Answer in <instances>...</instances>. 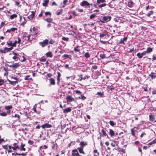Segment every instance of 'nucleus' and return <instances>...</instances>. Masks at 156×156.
Here are the masks:
<instances>
[{"instance_id": "obj_47", "label": "nucleus", "mask_w": 156, "mask_h": 156, "mask_svg": "<svg viewBox=\"0 0 156 156\" xmlns=\"http://www.w3.org/2000/svg\"><path fill=\"white\" fill-rule=\"evenodd\" d=\"M3 148H4L5 149H6V150H7L8 149V145H4L2 146Z\"/></svg>"}, {"instance_id": "obj_11", "label": "nucleus", "mask_w": 156, "mask_h": 156, "mask_svg": "<svg viewBox=\"0 0 156 156\" xmlns=\"http://www.w3.org/2000/svg\"><path fill=\"white\" fill-rule=\"evenodd\" d=\"M71 109L70 108H68L64 110L63 112L64 113H67L71 111Z\"/></svg>"}, {"instance_id": "obj_27", "label": "nucleus", "mask_w": 156, "mask_h": 156, "mask_svg": "<svg viewBox=\"0 0 156 156\" xmlns=\"http://www.w3.org/2000/svg\"><path fill=\"white\" fill-rule=\"evenodd\" d=\"M150 120L153 121L154 119V116L150 115L149 116Z\"/></svg>"}, {"instance_id": "obj_30", "label": "nucleus", "mask_w": 156, "mask_h": 156, "mask_svg": "<svg viewBox=\"0 0 156 156\" xmlns=\"http://www.w3.org/2000/svg\"><path fill=\"white\" fill-rule=\"evenodd\" d=\"M105 2V0H97V4H100L102 3Z\"/></svg>"}, {"instance_id": "obj_48", "label": "nucleus", "mask_w": 156, "mask_h": 156, "mask_svg": "<svg viewBox=\"0 0 156 156\" xmlns=\"http://www.w3.org/2000/svg\"><path fill=\"white\" fill-rule=\"evenodd\" d=\"M45 14L46 16H47L48 15H49L50 16H51V12H45Z\"/></svg>"}, {"instance_id": "obj_10", "label": "nucleus", "mask_w": 156, "mask_h": 156, "mask_svg": "<svg viewBox=\"0 0 156 156\" xmlns=\"http://www.w3.org/2000/svg\"><path fill=\"white\" fill-rule=\"evenodd\" d=\"M14 79H15L16 80V81H12L9 80V83L13 85H15L16 84V83H17V78L16 77H15Z\"/></svg>"}, {"instance_id": "obj_9", "label": "nucleus", "mask_w": 156, "mask_h": 156, "mask_svg": "<svg viewBox=\"0 0 156 156\" xmlns=\"http://www.w3.org/2000/svg\"><path fill=\"white\" fill-rule=\"evenodd\" d=\"M128 6L129 8H131L133 7L134 3L131 0L129 1L128 3Z\"/></svg>"}, {"instance_id": "obj_26", "label": "nucleus", "mask_w": 156, "mask_h": 156, "mask_svg": "<svg viewBox=\"0 0 156 156\" xmlns=\"http://www.w3.org/2000/svg\"><path fill=\"white\" fill-rule=\"evenodd\" d=\"M17 16V15L16 14H13L12 15L10 16V18L11 19H13L15 18H16Z\"/></svg>"}, {"instance_id": "obj_18", "label": "nucleus", "mask_w": 156, "mask_h": 156, "mask_svg": "<svg viewBox=\"0 0 156 156\" xmlns=\"http://www.w3.org/2000/svg\"><path fill=\"white\" fill-rule=\"evenodd\" d=\"M152 48L150 47H148L145 51L147 53H150L152 51Z\"/></svg>"}, {"instance_id": "obj_54", "label": "nucleus", "mask_w": 156, "mask_h": 156, "mask_svg": "<svg viewBox=\"0 0 156 156\" xmlns=\"http://www.w3.org/2000/svg\"><path fill=\"white\" fill-rule=\"evenodd\" d=\"M30 36H31V35H28L27 37V39H25L26 40H27V41L30 40Z\"/></svg>"}, {"instance_id": "obj_16", "label": "nucleus", "mask_w": 156, "mask_h": 156, "mask_svg": "<svg viewBox=\"0 0 156 156\" xmlns=\"http://www.w3.org/2000/svg\"><path fill=\"white\" fill-rule=\"evenodd\" d=\"M80 144L81 146L80 147H82L83 148V147L87 145V144L86 143L81 141L80 142Z\"/></svg>"}, {"instance_id": "obj_35", "label": "nucleus", "mask_w": 156, "mask_h": 156, "mask_svg": "<svg viewBox=\"0 0 156 156\" xmlns=\"http://www.w3.org/2000/svg\"><path fill=\"white\" fill-rule=\"evenodd\" d=\"M153 13V11H151L147 13V16L148 17H149L151 15H152Z\"/></svg>"}, {"instance_id": "obj_15", "label": "nucleus", "mask_w": 156, "mask_h": 156, "mask_svg": "<svg viewBox=\"0 0 156 156\" xmlns=\"http://www.w3.org/2000/svg\"><path fill=\"white\" fill-rule=\"evenodd\" d=\"M34 15H35L34 12L33 11H32L31 12V14L30 15H29L28 16V17L29 19L31 20L33 18V17H34Z\"/></svg>"}, {"instance_id": "obj_23", "label": "nucleus", "mask_w": 156, "mask_h": 156, "mask_svg": "<svg viewBox=\"0 0 156 156\" xmlns=\"http://www.w3.org/2000/svg\"><path fill=\"white\" fill-rule=\"evenodd\" d=\"M71 57V55H69L67 54H64L62 56V58H64L65 59L67 58H70Z\"/></svg>"}, {"instance_id": "obj_25", "label": "nucleus", "mask_w": 156, "mask_h": 156, "mask_svg": "<svg viewBox=\"0 0 156 156\" xmlns=\"http://www.w3.org/2000/svg\"><path fill=\"white\" fill-rule=\"evenodd\" d=\"M7 44L9 46L13 47L12 45L13 43L12 42V41H7Z\"/></svg>"}, {"instance_id": "obj_51", "label": "nucleus", "mask_w": 156, "mask_h": 156, "mask_svg": "<svg viewBox=\"0 0 156 156\" xmlns=\"http://www.w3.org/2000/svg\"><path fill=\"white\" fill-rule=\"evenodd\" d=\"M49 42L50 44H53L55 43V42L53 40L51 39L50 41Z\"/></svg>"}, {"instance_id": "obj_37", "label": "nucleus", "mask_w": 156, "mask_h": 156, "mask_svg": "<svg viewBox=\"0 0 156 156\" xmlns=\"http://www.w3.org/2000/svg\"><path fill=\"white\" fill-rule=\"evenodd\" d=\"M12 149L14 150H16L17 149H20L19 147L18 146V145H17L15 147H12Z\"/></svg>"}, {"instance_id": "obj_57", "label": "nucleus", "mask_w": 156, "mask_h": 156, "mask_svg": "<svg viewBox=\"0 0 156 156\" xmlns=\"http://www.w3.org/2000/svg\"><path fill=\"white\" fill-rule=\"evenodd\" d=\"M14 117L17 118L18 119L20 118V116L18 114H15Z\"/></svg>"}, {"instance_id": "obj_59", "label": "nucleus", "mask_w": 156, "mask_h": 156, "mask_svg": "<svg viewBox=\"0 0 156 156\" xmlns=\"http://www.w3.org/2000/svg\"><path fill=\"white\" fill-rule=\"evenodd\" d=\"M14 2H15L16 3L15 4V5H16L17 6L18 5H19V4H20V3L19 2H17V1H14Z\"/></svg>"}, {"instance_id": "obj_19", "label": "nucleus", "mask_w": 156, "mask_h": 156, "mask_svg": "<svg viewBox=\"0 0 156 156\" xmlns=\"http://www.w3.org/2000/svg\"><path fill=\"white\" fill-rule=\"evenodd\" d=\"M49 2V0H44L42 5L44 6H47L48 2Z\"/></svg>"}, {"instance_id": "obj_39", "label": "nucleus", "mask_w": 156, "mask_h": 156, "mask_svg": "<svg viewBox=\"0 0 156 156\" xmlns=\"http://www.w3.org/2000/svg\"><path fill=\"white\" fill-rule=\"evenodd\" d=\"M156 142V140H153L152 141V142L149 143L148 144L149 145H152L153 144L155 143Z\"/></svg>"}, {"instance_id": "obj_42", "label": "nucleus", "mask_w": 156, "mask_h": 156, "mask_svg": "<svg viewBox=\"0 0 156 156\" xmlns=\"http://www.w3.org/2000/svg\"><path fill=\"white\" fill-rule=\"evenodd\" d=\"M78 46H77L76 47H75L74 48V50L75 51H80V50L78 49Z\"/></svg>"}, {"instance_id": "obj_53", "label": "nucleus", "mask_w": 156, "mask_h": 156, "mask_svg": "<svg viewBox=\"0 0 156 156\" xmlns=\"http://www.w3.org/2000/svg\"><path fill=\"white\" fill-rule=\"evenodd\" d=\"M75 92L77 94H80L82 93L81 92H80V90H75Z\"/></svg>"}, {"instance_id": "obj_52", "label": "nucleus", "mask_w": 156, "mask_h": 156, "mask_svg": "<svg viewBox=\"0 0 156 156\" xmlns=\"http://www.w3.org/2000/svg\"><path fill=\"white\" fill-rule=\"evenodd\" d=\"M17 43V41H15L14 43H13L12 45L13 47H16V44Z\"/></svg>"}, {"instance_id": "obj_56", "label": "nucleus", "mask_w": 156, "mask_h": 156, "mask_svg": "<svg viewBox=\"0 0 156 156\" xmlns=\"http://www.w3.org/2000/svg\"><path fill=\"white\" fill-rule=\"evenodd\" d=\"M97 67L98 66H93L92 67V68L94 69H97Z\"/></svg>"}, {"instance_id": "obj_13", "label": "nucleus", "mask_w": 156, "mask_h": 156, "mask_svg": "<svg viewBox=\"0 0 156 156\" xmlns=\"http://www.w3.org/2000/svg\"><path fill=\"white\" fill-rule=\"evenodd\" d=\"M46 57H48L52 58L53 56L52 53L51 51H49L45 54Z\"/></svg>"}, {"instance_id": "obj_12", "label": "nucleus", "mask_w": 156, "mask_h": 156, "mask_svg": "<svg viewBox=\"0 0 156 156\" xmlns=\"http://www.w3.org/2000/svg\"><path fill=\"white\" fill-rule=\"evenodd\" d=\"M83 148L82 147H80L77 148V149L79 150V152L80 153L83 154H85L84 152L83 151Z\"/></svg>"}, {"instance_id": "obj_4", "label": "nucleus", "mask_w": 156, "mask_h": 156, "mask_svg": "<svg viewBox=\"0 0 156 156\" xmlns=\"http://www.w3.org/2000/svg\"><path fill=\"white\" fill-rule=\"evenodd\" d=\"M72 156H80L77 150L76 149L73 150L72 151Z\"/></svg>"}, {"instance_id": "obj_31", "label": "nucleus", "mask_w": 156, "mask_h": 156, "mask_svg": "<svg viewBox=\"0 0 156 156\" xmlns=\"http://www.w3.org/2000/svg\"><path fill=\"white\" fill-rule=\"evenodd\" d=\"M0 115L2 116H5L7 115V113L2 112L0 114Z\"/></svg>"}, {"instance_id": "obj_38", "label": "nucleus", "mask_w": 156, "mask_h": 156, "mask_svg": "<svg viewBox=\"0 0 156 156\" xmlns=\"http://www.w3.org/2000/svg\"><path fill=\"white\" fill-rule=\"evenodd\" d=\"M135 130H134V129H131V132L132 133V134L133 136H135V134L134 133Z\"/></svg>"}, {"instance_id": "obj_33", "label": "nucleus", "mask_w": 156, "mask_h": 156, "mask_svg": "<svg viewBox=\"0 0 156 156\" xmlns=\"http://www.w3.org/2000/svg\"><path fill=\"white\" fill-rule=\"evenodd\" d=\"M107 5V4L106 3H103L101 4L100 5H98L99 8H102L103 7H105Z\"/></svg>"}, {"instance_id": "obj_64", "label": "nucleus", "mask_w": 156, "mask_h": 156, "mask_svg": "<svg viewBox=\"0 0 156 156\" xmlns=\"http://www.w3.org/2000/svg\"><path fill=\"white\" fill-rule=\"evenodd\" d=\"M146 133H142L141 135L140 136L141 137H142L144 135H145Z\"/></svg>"}, {"instance_id": "obj_36", "label": "nucleus", "mask_w": 156, "mask_h": 156, "mask_svg": "<svg viewBox=\"0 0 156 156\" xmlns=\"http://www.w3.org/2000/svg\"><path fill=\"white\" fill-rule=\"evenodd\" d=\"M97 94L99 95L101 97H103L104 96L103 93L100 92H98L97 93Z\"/></svg>"}, {"instance_id": "obj_6", "label": "nucleus", "mask_w": 156, "mask_h": 156, "mask_svg": "<svg viewBox=\"0 0 156 156\" xmlns=\"http://www.w3.org/2000/svg\"><path fill=\"white\" fill-rule=\"evenodd\" d=\"M52 126L49 124H48L47 123H45L44 124L42 125L41 127L43 129H44L45 128H49L51 127Z\"/></svg>"}, {"instance_id": "obj_5", "label": "nucleus", "mask_w": 156, "mask_h": 156, "mask_svg": "<svg viewBox=\"0 0 156 156\" xmlns=\"http://www.w3.org/2000/svg\"><path fill=\"white\" fill-rule=\"evenodd\" d=\"M66 100L67 102H71L75 101V99L70 95L67 96L66 98Z\"/></svg>"}, {"instance_id": "obj_32", "label": "nucleus", "mask_w": 156, "mask_h": 156, "mask_svg": "<svg viewBox=\"0 0 156 156\" xmlns=\"http://www.w3.org/2000/svg\"><path fill=\"white\" fill-rule=\"evenodd\" d=\"M12 106H7L5 107V108L6 110H10V109L12 108Z\"/></svg>"}, {"instance_id": "obj_29", "label": "nucleus", "mask_w": 156, "mask_h": 156, "mask_svg": "<svg viewBox=\"0 0 156 156\" xmlns=\"http://www.w3.org/2000/svg\"><path fill=\"white\" fill-rule=\"evenodd\" d=\"M84 56L86 58H88L90 57V54L88 52L85 53Z\"/></svg>"}, {"instance_id": "obj_21", "label": "nucleus", "mask_w": 156, "mask_h": 156, "mask_svg": "<svg viewBox=\"0 0 156 156\" xmlns=\"http://www.w3.org/2000/svg\"><path fill=\"white\" fill-rule=\"evenodd\" d=\"M49 80L50 81V83L51 84L54 85L55 84V80L53 78H51L49 79Z\"/></svg>"}, {"instance_id": "obj_40", "label": "nucleus", "mask_w": 156, "mask_h": 156, "mask_svg": "<svg viewBox=\"0 0 156 156\" xmlns=\"http://www.w3.org/2000/svg\"><path fill=\"white\" fill-rule=\"evenodd\" d=\"M109 124L111 126H114L115 125L114 122L112 121H110Z\"/></svg>"}, {"instance_id": "obj_62", "label": "nucleus", "mask_w": 156, "mask_h": 156, "mask_svg": "<svg viewBox=\"0 0 156 156\" xmlns=\"http://www.w3.org/2000/svg\"><path fill=\"white\" fill-rule=\"evenodd\" d=\"M152 94H156V90H153Z\"/></svg>"}, {"instance_id": "obj_2", "label": "nucleus", "mask_w": 156, "mask_h": 156, "mask_svg": "<svg viewBox=\"0 0 156 156\" xmlns=\"http://www.w3.org/2000/svg\"><path fill=\"white\" fill-rule=\"evenodd\" d=\"M111 16H104L103 17L102 20L101 21L102 23H106L109 21L111 19Z\"/></svg>"}, {"instance_id": "obj_22", "label": "nucleus", "mask_w": 156, "mask_h": 156, "mask_svg": "<svg viewBox=\"0 0 156 156\" xmlns=\"http://www.w3.org/2000/svg\"><path fill=\"white\" fill-rule=\"evenodd\" d=\"M101 132L102 134H101V133H100V136H106V133L103 129H102L101 130Z\"/></svg>"}, {"instance_id": "obj_49", "label": "nucleus", "mask_w": 156, "mask_h": 156, "mask_svg": "<svg viewBox=\"0 0 156 156\" xmlns=\"http://www.w3.org/2000/svg\"><path fill=\"white\" fill-rule=\"evenodd\" d=\"M62 40L64 41H68L69 40V38L67 37H63L62 38Z\"/></svg>"}, {"instance_id": "obj_61", "label": "nucleus", "mask_w": 156, "mask_h": 156, "mask_svg": "<svg viewBox=\"0 0 156 156\" xmlns=\"http://www.w3.org/2000/svg\"><path fill=\"white\" fill-rule=\"evenodd\" d=\"M62 13V11H60V12H57V13H56V14L57 15H59L61 14Z\"/></svg>"}, {"instance_id": "obj_44", "label": "nucleus", "mask_w": 156, "mask_h": 156, "mask_svg": "<svg viewBox=\"0 0 156 156\" xmlns=\"http://www.w3.org/2000/svg\"><path fill=\"white\" fill-rule=\"evenodd\" d=\"M34 142L33 141H31L30 140H28V144H29L30 145H32L33 144Z\"/></svg>"}, {"instance_id": "obj_1", "label": "nucleus", "mask_w": 156, "mask_h": 156, "mask_svg": "<svg viewBox=\"0 0 156 156\" xmlns=\"http://www.w3.org/2000/svg\"><path fill=\"white\" fill-rule=\"evenodd\" d=\"M10 55H11L12 56V58L15 61H17L18 59V56L19 55V54L16 52H12V53L9 54Z\"/></svg>"}, {"instance_id": "obj_58", "label": "nucleus", "mask_w": 156, "mask_h": 156, "mask_svg": "<svg viewBox=\"0 0 156 156\" xmlns=\"http://www.w3.org/2000/svg\"><path fill=\"white\" fill-rule=\"evenodd\" d=\"M4 49H5V50L6 51V52L9 51L8 48L5 47L4 48Z\"/></svg>"}, {"instance_id": "obj_41", "label": "nucleus", "mask_w": 156, "mask_h": 156, "mask_svg": "<svg viewBox=\"0 0 156 156\" xmlns=\"http://www.w3.org/2000/svg\"><path fill=\"white\" fill-rule=\"evenodd\" d=\"M100 57L101 58H106L105 56V55L104 54H100Z\"/></svg>"}, {"instance_id": "obj_55", "label": "nucleus", "mask_w": 156, "mask_h": 156, "mask_svg": "<svg viewBox=\"0 0 156 156\" xmlns=\"http://www.w3.org/2000/svg\"><path fill=\"white\" fill-rule=\"evenodd\" d=\"M147 54V53L146 51H144L141 53L142 55L143 56L144 55H145Z\"/></svg>"}, {"instance_id": "obj_43", "label": "nucleus", "mask_w": 156, "mask_h": 156, "mask_svg": "<svg viewBox=\"0 0 156 156\" xmlns=\"http://www.w3.org/2000/svg\"><path fill=\"white\" fill-rule=\"evenodd\" d=\"M17 29L16 28H12L10 29V32L11 31H14L15 30H17Z\"/></svg>"}, {"instance_id": "obj_60", "label": "nucleus", "mask_w": 156, "mask_h": 156, "mask_svg": "<svg viewBox=\"0 0 156 156\" xmlns=\"http://www.w3.org/2000/svg\"><path fill=\"white\" fill-rule=\"evenodd\" d=\"M67 2H68L67 0H64L63 2V3L64 5H66V3H67Z\"/></svg>"}, {"instance_id": "obj_45", "label": "nucleus", "mask_w": 156, "mask_h": 156, "mask_svg": "<svg viewBox=\"0 0 156 156\" xmlns=\"http://www.w3.org/2000/svg\"><path fill=\"white\" fill-rule=\"evenodd\" d=\"M81 98L79 97V98L83 100H84L86 98V97L83 95H81Z\"/></svg>"}, {"instance_id": "obj_46", "label": "nucleus", "mask_w": 156, "mask_h": 156, "mask_svg": "<svg viewBox=\"0 0 156 156\" xmlns=\"http://www.w3.org/2000/svg\"><path fill=\"white\" fill-rule=\"evenodd\" d=\"M96 16V15L94 14H93L90 15V19H92Z\"/></svg>"}, {"instance_id": "obj_24", "label": "nucleus", "mask_w": 156, "mask_h": 156, "mask_svg": "<svg viewBox=\"0 0 156 156\" xmlns=\"http://www.w3.org/2000/svg\"><path fill=\"white\" fill-rule=\"evenodd\" d=\"M109 134L111 136H113L115 134L114 132L111 129H109Z\"/></svg>"}, {"instance_id": "obj_7", "label": "nucleus", "mask_w": 156, "mask_h": 156, "mask_svg": "<svg viewBox=\"0 0 156 156\" xmlns=\"http://www.w3.org/2000/svg\"><path fill=\"white\" fill-rule=\"evenodd\" d=\"M80 5L82 6H84L86 5L89 6L90 5V4L87 1H83L82 2Z\"/></svg>"}, {"instance_id": "obj_17", "label": "nucleus", "mask_w": 156, "mask_h": 156, "mask_svg": "<svg viewBox=\"0 0 156 156\" xmlns=\"http://www.w3.org/2000/svg\"><path fill=\"white\" fill-rule=\"evenodd\" d=\"M25 146V144H23L22 143H21V146H20V150L21 151H25L26 150V148H24V147Z\"/></svg>"}, {"instance_id": "obj_3", "label": "nucleus", "mask_w": 156, "mask_h": 156, "mask_svg": "<svg viewBox=\"0 0 156 156\" xmlns=\"http://www.w3.org/2000/svg\"><path fill=\"white\" fill-rule=\"evenodd\" d=\"M48 40L46 39L42 42H39V44L42 47H44L48 44Z\"/></svg>"}, {"instance_id": "obj_34", "label": "nucleus", "mask_w": 156, "mask_h": 156, "mask_svg": "<svg viewBox=\"0 0 156 156\" xmlns=\"http://www.w3.org/2000/svg\"><path fill=\"white\" fill-rule=\"evenodd\" d=\"M139 58H142L143 56L142 55L141 53H140L139 52L136 55Z\"/></svg>"}, {"instance_id": "obj_50", "label": "nucleus", "mask_w": 156, "mask_h": 156, "mask_svg": "<svg viewBox=\"0 0 156 156\" xmlns=\"http://www.w3.org/2000/svg\"><path fill=\"white\" fill-rule=\"evenodd\" d=\"M106 35H107V34H101L99 36L101 38H102Z\"/></svg>"}, {"instance_id": "obj_14", "label": "nucleus", "mask_w": 156, "mask_h": 156, "mask_svg": "<svg viewBox=\"0 0 156 156\" xmlns=\"http://www.w3.org/2000/svg\"><path fill=\"white\" fill-rule=\"evenodd\" d=\"M127 40V37H124L122 39H121L119 42L120 44H125L124 41H126Z\"/></svg>"}, {"instance_id": "obj_63", "label": "nucleus", "mask_w": 156, "mask_h": 156, "mask_svg": "<svg viewBox=\"0 0 156 156\" xmlns=\"http://www.w3.org/2000/svg\"><path fill=\"white\" fill-rule=\"evenodd\" d=\"M134 50V49L133 48H132V49H129V51H128V52H132V51H133Z\"/></svg>"}, {"instance_id": "obj_8", "label": "nucleus", "mask_w": 156, "mask_h": 156, "mask_svg": "<svg viewBox=\"0 0 156 156\" xmlns=\"http://www.w3.org/2000/svg\"><path fill=\"white\" fill-rule=\"evenodd\" d=\"M156 73V71H155ZM154 73L153 72H152L149 75V76L151 77L152 79H154L156 78V76L154 75Z\"/></svg>"}, {"instance_id": "obj_28", "label": "nucleus", "mask_w": 156, "mask_h": 156, "mask_svg": "<svg viewBox=\"0 0 156 156\" xmlns=\"http://www.w3.org/2000/svg\"><path fill=\"white\" fill-rule=\"evenodd\" d=\"M45 20L48 23H50L52 21V19L50 18H47Z\"/></svg>"}, {"instance_id": "obj_20", "label": "nucleus", "mask_w": 156, "mask_h": 156, "mask_svg": "<svg viewBox=\"0 0 156 156\" xmlns=\"http://www.w3.org/2000/svg\"><path fill=\"white\" fill-rule=\"evenodd\" d=\"M20 65L18 63H13L12 64V67L13 68H16L18 66H19Z\"/></svg>"}]
</instances>
